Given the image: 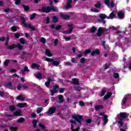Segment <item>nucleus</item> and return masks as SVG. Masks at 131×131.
<instances>
[{"instance_id": "nucleus-36", "label": "nucleus", "mask_w": 131, "mask_h": 131, "mask_svg": "<svg viewBox=\"0 0 131 131\" xmlns=\"http://www.w3.org/2000/svg\"><path fill=\"white\" fill-rule=\"evenodd\" d=\"M57 91L54 90V89L50 90L51 96H54V95H55V93H57Z\"/></svg>"}, {"instance_id": "nucleus-15", "label": "nucleus", "mask_w": 131, "mask_h": 131, "mask_svg": "<svg viewBox=\"0 0 131 131\" xmlns=\"http://www.w3.org/2000/svg\"><path fill=\"white\" fill-rule=\"evenodd\" d=\"M112 96V93L108 92L103 97L104 100L109 99Z\"/></svg>"}, {"instance_id": "nucleus-34", "label": "nucleus", "mask_w": 131, "mask_h": 131, "mask_svg": "<svg viewBox=\"0 0 131 131\" xmlns=\"http://www.w3.org/2000/svg\"><path fill=\"white\" fill-rule=\"evenodd\" d=\"M32 68H34V69H38V66L36 63H33L32 64Z\"/></svg>"}, {"instance_id": "nucleus-57", "label": "nucleus", "mask_w": 131, "mask_h": 131, "mask_svg": "<svg viewBox=\"0 0 131 131\" xmlns=\"http://www.w3.org/2000/svg\"><path fill=\"white\" fill-rule=\"evenodd\" d=\"M17 47L18 48V49H19L20 51H21V50H22V49H23V47H22V46H21V45H20V44H17Z\"/></svg>"}, {"instance_id": "nucleus-55", "label": "nucleus", "mask_w": 131, "mask_h": 131, "mask_svg": "<svg viewBox=\"0 0 131 131\" xmlns=\"http://www.w3.org/2000/svg\"><path fill=\"white\" fill-rule=\"evenodd\" d=\"M50 84H51V82H45V85L48 89L50 88Z\"/></svg>"}, {"instance_id": "nucleus-47", "label": "nucleus", "mask_w": 131, "mask_h": 131, "mask_svg": "<svg viewBox=\"0 0 131 131\" xmlns=\"http://www.w3.org/2000/svg\"><path fill=\"white\" fill-rule=\"evenodd\" d=\"M10 62V60L6 59L4 62L5 66H8V64H9Z\"/></svg>"}, {"instance_id": "nucleus-12", "label": "nucleus", "mask_w": 131, "mask_h": 131, "mask_svg": "<svg viewBox=\"0 0 131 131\" xmlns=\"http://www.w3.org/2000/svg\"><path fill=\"white\" fill-rule=\"evenodd\" d=\"M22 113H21V110H17L16 112H13L14 116H21Z\"/></svg>"}, {"instance_id": "nucleus-59", "label": "nucleus", "mask_w": 131, "mask_h": 131, "mask_svg": "<svg viewBox=\"0 0 131 131\" xmlns=\"http://www.w3.org/2000/svg\"><path fill=\"white\" fill-rule=\"evenodd\" d=\"M62 27V26L61 25H58L56 28L55 29L56 30H59V29H60V28Z\"/></svg>"}, {"instance_id": "nucleus-48", "label": "nucleus", "mask_w": 131, "mask_h": 131, "mask_svg": "<svg viewBox=\"0 0 131 131\" xmlns=\"http://www.w3.org/2000/svg\"><path fill=\"white\" fill-rule=\"evenodd\" d=\"M95 7H96V8H100V7H101V4H100V2H98L97 4H95Z\"/></svg>"}, {"instance_id": "nucleus-17", "label": "nucleus", "mask_w": 131, "mask_h": 131, "mask_svg": "<svg viewBox=\"0 0 131 131\" xmlns=\"http://www.w3.org/2000/svg\"><path fill=\"white\" fill-rule=\"evenodd\" d=\"M99 32L97 34V36H101L102 35V33H103V31H104V28L100 27L99 28Z\"/></svg>"}, {"instance_id": "nucleus-7", "label": "nucleus", "mask_w": 131, "mask_h": 131, "mask_svg": "<svg viewBox=\"0 0 131 131\" xmlns=\"http://www.w3.org/2000/svg\"><path fill=\"white\" fill-rule=\"evenodd\" d=\"M73 85H77L74 86L73 89L74 91H77V92H79L81 91V87L79 86V82H73Z\"/></svg>"}, {"instance_id": "nucleus-58", "label": "nucleus", "mask_w": 131, "mask_h": 131, "mask_svg": "<svg viewBox=\"0 0 131 131\" xmlns=\"http://www.w3.org/2000/svg\"><path fill=\"white\" fill-rule=\"evenodd\" d=\"M6 127H7V125H6V124H3V125L0 124V128H5Z\"/></svg>"}, {"instance_id": "nucleus-28", "label": "nucleus", "mask_w": 131, "mask_h": 131, "mask_svg": "<svg viewBox=\"0 0 131 131\" xmlns=\"http://www.w3.org/2000/svg\"><path fill=\"white\" fill-rule=\"evenodd\" d=\"M9 110L11 111H15V110H16V106L14 105H9Z\"/></svg>"}, {"instance_id": "nucleus-56", "label": "nucleus", "mask_w": 131, "mask_h": 131, "mask_svg": "<svg viewBox=\"0 0 131 131\" xmlns=\"http://www.w3.org/2000/svg\"><path fill=\"white\" fill-rule=\"evenodd\" d=\"M113 76L115 78H118V77H119V75H118V73H115L114 74Z\"/></svg>"}, {"instance_id": "nucleus-30", "label": "nucleus", "mask_w": 131, "mask_h": 131, "mask_svg": "<svg viewBox=\"0 0 131 131\" xmlns=\"http://www.w3.org/2000/svg\"><path fill=\"white\" fill-rule=\"evenodd\" d=\"M24 121H25V119L23 117H20L17 119V122H19V123H22V122H24Z\"/></svg>"}, {"instance_id": "nucleus-38", "label": "nucleus", "mask_w": 131, "mask_h": 131, "mask_svg": "<svg viewBox=\"0 0 131 131\" xmlns=\"http://www.w3.org/2000/svg\"><path fill=\"white\" fill-rule=\"evenodd\" d=\"M41 111H42V107H38L37 109V113L38 114H39V113H40V112H41Z\"/></svg>"}, {"instance_id": "nucleus-37", "label": "nucleus", "mask_w": 131, "mask_h": 131, "mask_svg": "<svg viewBox=\"0 0 131 131\" xmlns=\"http://www.w3.org/2000/svg\"><path fill=\"white\" fill-rule=\"evenodd\" d=\"M40 41H41V42H42L43 44L46 43V41H47V40H46V39L43 37H42L40 39Z\"/></svg>"}, {"instance_id": "nucleus-18", "label": "nucleus", "mask_w": 131, "mask_h": 131, "mask_svg": "<svg viewBox=\"0 0 131 131\" xmlns=\"http://www.w3.org/2000/svg\"><path fill=\"white\" fill-rule=\"evenodd\" d=\"M72 3V0H68V2L67 4V6L66 7V9L67 10L69 9L70 8H71V4Z\"/></svg>"}, {"instance_id": "nucleus-13", "label": "nucleus", "mask_w": 131, "mask_h": 131, "mask_svg": "<svg viewBox=\"0 0 131 131\" xmlns=\"http://www.w3.org/2000/svg\"><path fill=\"white\" fill-rule=\"evenodd\" d=\"M6 88L7 89H10V90L14 89V87L12 85V82H8L7 83L5 84Z\"/></svg>"}, {"instance_id": "nucleus-43", "label": "nucleus", "mask_w": 131, "mask_h": 131, "mask_svg": "<svg viewBox=\"0 0 131 131\" xmlns=\"http://www.w3.org/2000/svg\"><path fill=\"white\" fill-rule=\"evenodd\" d=\"M35 16H36V14L35 13L32 14L30 17V20H33V19H34L35 18Z\"/></svg>"}, {"instance_id": "nucleus-14", "label": "nucleus", "mask_w": 131, "mask_h": 131, "mask_svg": "<svg viewBox=\"0 0 131 131\" xmlns=\"http://www.w3.org/2000/svg\"><path fill=\"white\" fill-rule=\"evenodd\" d=\"M26 106H27V103H18L17 105V106L18 107V108H25Z\"/></svg>"}, {"instance_id": "nucleus-42", "label": "nucleus", "mask_w": 131, "mask_h": 131, "mask_svg": "<svg viewBox=\"0 0 131 131\" xmlns=\"http://www.w3.org/2000/svg\"><path fill=\"white\" fill-rule=\"evenodd\" d=\"M80 106H81V107H83L84 106V102H83V101L80 100L79 101V103Z\"/></svg>"}, {"instance_id": "nucleus-45", "label": "nucleus", "mask_w": 131, "mask_h": 131, "mask_svg": "<svg viewBox=\"0 0 131 131\" xmlns=\"http://www.w3.org/2000/svg\"><path fill=\"white\" fill-rule=\"evenodd\" d=\"M72 82H79V80L77 78H74L72 79Z\"/></svg>"}, {"instance_id": "nucleus-61", "label": "nucleus", "mask_w": 131, "mask_h": 131, "mask_svg": "<svg viewBox=\"0 0 131 131\" xmlns=\"http://www.w3.org/2000/svg\"><path fill=\"white\" fill-rule=\"evenodd\" d=\"M85 122L86 123H91V122H92V119H88L85 120Z\"/></svg>"}, {"instance_id": "nucleus-20", "label": "nucleus", "mask_w": 131, "mask_h": 131, "mask_svg": "<svg viewBox=\"0 0 131 131\" xmlns=\"http://www.w3.org/2000/svg\"><path fill=\"white\" fill-rule=\"evenodd\" d=\"M95 110H100V109H104V106L102 105H97L95 107Z\"/></svg>"}, {"instance_id": "nucleus-46", "label": "nucleus", "mask_w": 131, "mask_h": 131, "mask_svg": "<svg viewBox=\"0 0 131 131\" xmlns=\"http://www.w3.org/2000/svg\"><path fill=\"white\" fill-rule=\"evenodd\" d=\"M12 30L13 31V32H15V31H17V27L16 26H13L11 28Z\"/></svg>"}, {"instance_id": "nucleus-1", "label": "nucleus", "mask_w": 131, "mask_h": 131, "mask_svg": "<svg viewBox=\"0 0 131 131\" xmlns=\"http://www.w3.org/2000/svg\"><path fill=\"white\" fill-rule=\"evenodd\" d=\"M116 17V15H115V11H113L111 12V13L108 16H107L106 15L104 14H101L100 15V18L101 20H102V22L103 23V24H105L106 23V21L104 20V19H114Z\"/></svg>"}, {"instance_id": "nucleus-51", "label": "nucleus", "mask_w": 131, "mask_h": 131, "mask_svg": "<svg viewBox=\"0 0 131 131\" xmlns=\"http://www.w3.org/2000/svg\"><path fill=\"white\" fill-rule=\"evenodd\" d=\"M19 41L20 43H22V45H24V43H25V41H24V39L22 38L19 39Z\"/></svg>"}, {"instance_id": "nucleus-62", "label": "nucleus", "mask_w": 131, "mask_h": 131, "mask_svg": "<svg viewBox=\"0 0 131 131\" xmlns=\"http://www.w3.org/2000/svg\"><path fill=\"white\" fill-rule=\"evenodd\" d=\"M91 32H95V31H96V27H93L91 29Z\"/></svg>"}, {"instance_id": "nucleus-4", "label": "nucleus", "mask_w": 131, "mask_h": 131, "mask_svg": "<svg viewBox=\"0 0 131 131\" xmlns=\"http://www.w3.org/2000/svg\"><path fill=\"white\" fill-rule=\"evenodd\" d=\"M20 20H21L25 28H30L31 30H35V28H34V27H32L31 25L27 24L25 23V18L24 17L20 16Z\"/></svg>"}, {"instance_id": "nucleus-53", "label": "nucleus", "mask_w": 131, "mask_h": 131, "mask_svg": "<svg viewBox=\"0 0 131 131\" xmlns=\"http://www.w3.org/2000/svg\"><path fill=\"white\" fill-rule=\"evenodd\" d=\"M59 89V85H55L53 86V90L54 91H57V89Z\"/></svg>"}, {"instance_id": "nucleus-11", "label": "nucleus", "mask_w": 131, "mask_h": 131, "mask_svg": "<svg viewBox=\"0 0 131 131\" xmlns=\"http://www.w3.org/2000/svg\"><path fill=\"white\" fill-rule=\"evenodd\" d=\"M68 27L69 28V30L65 32L66 33H71L72 32V30H73V25L72 24L68 25Z\"/></svg>"}, {"instance_id": "nucleus-19", "label": "nucleus", "mask_w": 131, "mask_h": 131, "mask_svg": "<svg viewBox=\"0 0 131 131\" xmlns=\"http://www.w3.org/2000/svg\"><path fill=\"white\" fill-rule=\"evenodd\" d=\"M58 101L59 103H63L64 102V96L62 95H58Z\"/></svg>"}, {"instance_id": "nucleus-54", "label": "nucleus", "mask_w": 131, "mask_h": 131, "mask_svg": "<svg viewBox=\"0 0 131 131\" xmlns=\"http://www.w3.org/2000/svg\"><path fill=\"white\" fill-rule=\"evenodd\" d=\"M5 95V92L3 91H0V97L4 98V95Z\"/></svg>"}, {"instance_id": "nucleus-22", "label": "nucleus", "mask_w": 131, "mask_h": 131, "mask_svg": "<svg viewBox=\"0 0 131 131\" xmlns=\"http://www.w3.org/2000/svg\"><path fill=\"white\" fill-rule=\"evenodd\" d=\"M127 99H128V96L127 95H126L123 97L122 100L123 105H125L126 101H127Z\"/></svg>"}, {"instance_id": "nucleus-25", "label": "nucleus", "mask_w": 131, "mask_h": 131, "mask_svg": "<svg viewBox=\"0 0 131 131\" xmlns=\"http://www.w3.org/2000/svg\"><path fill=\"white\" fill-rule=\"evenodd\" d=\"M60 16L61 17V18H62V19H69V18H70V16L68 15H65V14H60Z\"/></svg>"}, {"instance_id": "nucleus-64", "label": "nucleus", "mask_w": 131, "mask_h": 131, "mask_svg": "<svg viewBox=\"0 0 131 131\" xmlns=\"http://www.w3.org/2000/svg\"><path fill=\"white\" fill-rule=\"evenodd\" d=\"M20 2H21V0H15V5H19Z\"/></svg>"}, {"instance_id": "nucleus-9", "label": "nucleus", "mask_w": 131, "mask_h": 131, "mask_svg": "<svg viewBox=\"0 0 131 131\" xmlns=\"http://www.w3.org/2000/svg\"><path fill=\"white\" fill-rule=\"evenodd\" d=\"M56 107L53 106L52 107H50L49 110V111L47 112V114L48 115H52V114H54L55 113V111H56Z\"/></svg>"}, {"instance_id": "nucleus-50", "label": "nucleus", "mask_w": 131, "mask_h": 131, "mask_svg": "<svg viewBox=\"0 0 131 131\" xmlns=\"http://www.w3.org/2000/svg\"><path fill=\"white\" fill-rule=\"evenodd\" d=\"M96 118H97V120H99V121L97 122L98 125H99L100 123H101V121H100V116H96Z\"/></svg>"}, {"instance_id": "nucleus-2", "label": "nucleus", "mask_w": 131, "mask_h": 131, "mask_svg": "<svg viewBox=\"0 0 131 131\" xmlns=\"http://www.w3.org/2000/svg\"><path fill=\"white\" fill-rule=\"evenodd\" d=\"M72 117L75 120H71L70 123L74 124H76V122H78V123H79V124H81V121L83 120V118L82 117V116H81L80 115H77L76 116L73 115L72 116Z\"/></svg>"}, {"instance_id": "nucleus-39", "label": "nucleus", "mask_w": 131, "mask_h": 131, "mask_svg": "<svg viewBox=\"0 0 131 131\" xmlns=\"http://www.w3.org/2000/svg\"><path fill=\"white\" fill-rule=\"evenodd\" d=\"M23 7L25 11H28V10H29V6H25V5H23Z\"/></svg>"}, {"instance_id": "nucleus-52", "label": "nucleus", "mask_w": 131, "mask_h": 131, "mask_svg": "<svg viewBox=\"0 0 131 131\" xmlns=\"http://www.w3.org/2000/svg\"><path fill=\"white\" fill-rule=\"evenodd\" d=\"M31 116L33 117V118H35V117H36V114H35V113H32L31 114Z\"/></svg>"}, {"instance_id": "nucleus-3", "label": "nucleus", "mask_w": 131, "mask_h": 131, "mask_svg": "<svg viewBox=\"0 0 131 131\" xmlns=\"http://www.w3.org/2000/svg\"><path fill=\"white\" fill-rule=\"evenodd\" d=\"M51 10H52L53 12H58V9H56V7L54 6H52L51 8L50 7H43L42 8V10H39V12H43V13H49V12H51Z\"/></svg>"}, {"instance_id": "nucleus-44", "label": "nucleus", "mask_w": 131, "mask_h": 131, "mask_svg": "<svg viewBox=\"0 0 131 131\" xmlns=\"http://www.w3.org/2000/svg\"><path fill=\"white\" fill-rule=\"evenodd\" d=\"M123 120H119L118 121V123L121 125V126H123V122H122Z\"/></svg>"}, {"instance_id": "nucleus-8", "label": "nucleus", "mask_w": 131, "mask_h": 131, "mask_svg": "<svg viewBox=\"0 0 131 131\" xmlns=\"http://www.w3.org/2000/svg\"><path fill=\"white\" fill-rule=\"evenodd\" d=\"M128 115H127V114H126L124 112L120 113V116L119 117V120H123V119L126 118Z\"/></svg>"}, {"instance_id": "nucleus-6", "label": "nucleus", "mask_w": 131, "mask_h": 131, "mask_svg": "<svg viewBox=\"0 0 131 131\" xmlns=\"http://www.w3.org/2000/svg\"><path fill=\"white\" fill-rule=\"evenodd\" d=\"M104 4H105L111 10H112V8H114V2H113V1H112L110 4L109 3V0H104Z\"/></svg>"}, {"instance_id": "nucleus-29", "label": "nucleus", "mask_w": 131, "mask_h": 131, "mask_svg": "<svg viewBox=\"0 0 131 131\" xmlns=\"http://www.w3.org/2000/svg\"><path fill=\"white\" fill-rule=\"evenodd\" d=\"M16 99H17V100H19L20 101H24V100H25V98L22 95H19V96H17Z\"/></svg>"}, {"instance_id": "nucleus-40", "label": "nucleus", "mask_w": 131, "mask_h": 131, "mask_svg": "<svg viewBox=\"0 0 131 131\" xmlns=\"http://www.w3.org/2000/svg\"><path fill=\"white\" fill-rule=\"evenodd\" d=\"M64 92H65V88H60L59 91V92L60 94H62L64 93Z\"/></svg>"}, {"instance_id": "nucleus-16", "label": "nucleus", "mask_w": 131, "mask_h": 131, "mask_svg": "<svg viewBox=\"0 0 131 131\" xmlns=\"http://www.w3.org/2000/svg\"><path fill=\"white\" fill-rule=\"evenodd\" d=\"M34 76L36 78H37L38 79H40V78L42 77V75L39 72L36 73V74H34Z\"/></svg>"}, {"instance_id": "nucleus-27", "label": "nucleus", "mask_w": 131, "mask_h": 131, "mask_svg": "<svg viewBox=\"0 0 131 131\" xmlns=\"http://www.w3.org/2000/svg\"><path fill=\"white\" fill-rule=\"evenodd\" d=\"M45 53H46L47 56H48V57H52V54L51 53V51H50V50H46L45 51Z\"/></svg>"}, {"instance_id": "nucleus-33", "label": "nucleus", "mask_w": 131, "mask_h": 131, "mask_svg": "<svg viewBox=\"0 0 131 131\" xmlns=\"http://www.w3.org/2000/svg\"><path fill=\"white\" fill-rule=\"evenodd\" d=\"M58 17H57V16H53V23H56L58 22Z\"/></svg>"}, {"instance_id": "nucleus-49", "label": "nucleus", "mask_w": 131, "mask_h": 131, "mask_svg": "<svg viewBox=\"0 0 131 131\" xmlns=\"http://www.w3.org/2000/svg\"><path fill=\"white\" fill-rule=\"evenodd\" d=\"M8 50H13V49H15V46L12 45L10 46H9L8 47Z\"/></svg>"}, {"instance_id": "nucleus-35", "label": "nucleus", "mask_w": 131, "mask_h": 131, "mask_svg": "<svg viewBox=\"0 0 131 131\" xmlns=\"http://www.w3.org/2000/svg\"><path fill=\"white\" fill-rule=\"evenodd\" d=\"M91 52H92L91 49H88L84 52V53H83V55H86V54H90Z\"/></svg>"}, {"instance_id": "nucleus-10", "label": "nucleus", "mask_w": 131, "mask_h": 131, "mask_svg": "<svg viewBox=\"0 0 131 131\" xmlns=\"http://www.w3.org/2000/svg\"><path fill=\"white\" fill-rule=\"evenodd\" d=\"M45 60L47 61V62H52V64L54 65V66H58L59 64H60V62L58 61H53V60L49 58H46Z\"/></svg>"}, {"instance_id": "nucleus-26", "label": "nucleus", "mask_w": 131, "mask_h": 131, "mask_svg": "<svg viewBox=\"0 0 131 131\" xmlns=\"http://www.w3.org/2000/svg\"><path fill=\"white\" fill-rule=\"evenodd\" d=\"M33 126L34 128L37 126V120H33L32 121Z\"/></svg>"}, {"instance_id": "nucleus-41", "label": "nucleus", "mask_w": 131, "mask_h": 131, "mask_svg": "<svg viewBox=\"0 0 131 131\" xmlns=\"http://www.w3.org/2000/svg\"><path fill=\"white\" fill-rule=\"evenodd\" d=\"M25 71H29V69H28V68L27 67H25V70L22 71L23 74H24L25 73Z\"/></svg>"}, {"instance_id": "nucleus-5", "label": "nucleus", "mask_w": 131, "mask_h": 131, "mask_svg": "<svg viewBox=\"0 0 131 131\" xmlns=\"http://www.w3.org/2000/svg\"><path fill=\"white\" fill-rule=\"evenodd\" d=\"M100 116H104L103 118V125H106L108 123V116L107 115H104V113H100L99 114Z\"/></svg>"}, {"instance_id": "nucleus-31", "label": "nucleus", "mask_w": 131, "mask_h": 131, "mask_svg": "<svg viewBox=\"0 0 131 131\" xmlns=\"http://www.w3.org/2000/svg\"><path fill=\"white\" fill-rule=\"evenodd\" d=\"M9 129L11 131H16V130H18V127H17L11 126L9 128Z\"/></svg>"}, {"instance_id": "nucleus-23", "label": "nucleus", "mask_w": 131, "mask_h": 131, "mask_svg": "<svg viewBox=\"0 0 131 131\" xmlns=\"http://www.w3.org/2000/svg\"><path fill=\"white\" fill-rule=\"evenodd\" d=\"M100 54V51L98 49H96L94 51L91 52L92 56H94V55H99Z\"/></svg>"}, {"instance_id": "nucleus-32", "label": "nucleus", "mask_w": 131, "mask_h": 131, "mask_svg": "<svg viewBox=\"0 0 131 131\" xmlns=\"http://www.w3.org/2000/svg\"><path fill=\"white\" fill-rule=\"evenodd\" d=\"M105 94H106V90H102L99 94V96L100 97H103V96L105 95Z\"/></svg>"}, {"instance_id": "nucleus-21", "label": "nucleus", "mask_w": 131, "mask_h": 131, "mask_svg": "<svg viewBox=\"0 0 131 131\" xmlns=\"http://www.w3.org/2000/svg\"><path fill=\"white\" fill-rule=\"evenodd\" d=\"M38 126L41 128V129H42V130L44 131H47V126H45V125L41 124V123H39L38 124Z\"/></svg>"}, {"instance_id": "nucleus-24", "label": "nucleus", "mask_w": 131, "mask_h": 131, "mask_svg": "<svg viewBox=\"0 0 131 131\" xmlns=\"http://www.w3.org/2000/svg\"><path fill=\"white\" fill-rule=\"evenodd\" d=\"M117 16L119 17V18H124V13L122 12H119L117 13Z\"/></svg>"}, {"instance_id": "nucleus-60", "label": "nucleus", "mask_w": 131, "mask_h": 131, "mask_svg": "<svg viewBox=\"0 0 131 131\" xmlns=\"http://www.w3.org/2000/svg\"><path fill=\"white\" fill-rule=\"evenodd\" d=\"M5 116H6V117H14V115L6 114L5 115Z\"/></svg>"}, {"instance_id": "nucleus-63", "label": "nucleus", "mask_w": 131, "mask_h": 131, "mask_svg": "<svg viewBox=\"0 0 131 131\" xmlns=\"http://www.w3.org/2000/svg\"><path fill=\"white\" fill-rule=\"evenodd\" d=\"M14 36L15 38H18V37H20V35L18 33H16L14 35Z\"/></svg>"}]
</instances>
